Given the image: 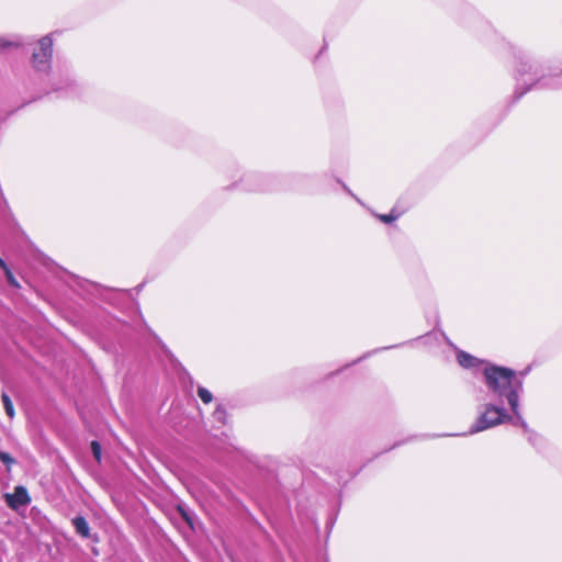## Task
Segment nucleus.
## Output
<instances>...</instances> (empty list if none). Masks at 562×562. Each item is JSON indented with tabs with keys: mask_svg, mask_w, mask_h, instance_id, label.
Returning a JSON list of instances; mask_svg holds the SVG:
<instances>
[{
	"mask_svg": "<svg viewBox=\"0 0 562 562\" xmlns=\"http://www.w3.org/2000/svg\"><path fill=\"white\" fill-rule=\"evenodd\" d=\"M485 383L497 397H505L510 409L517 408V402L522 392V380L514 370L491 366L484 369Z\"/></svg>",
	"mask_w": 562,
	"mask_h": 562,
	"instance_id": "obj_1",
	"label": "nucleus"
},
{
	"mask_svg": "<svg viewBox=\"0 0 562 562\" xmlns=\"http://www.w3.org/2000/svg\"><path fill=\"white\" fill-rule=\"evenodd\" d=\"M476 419L472 424L469 434L474 435L512 420L503 406L493 403H484L476 408Z\"/></svg>",
	"mask_w": 562,
	"mask_h": 562,
	"instance_id": "obj_2",
	"label": "nucleus"
},
{
	"mask_svg": "<svg viewBox=\"0 0 562 562\" xmlns=\"http://www.w3.org/2000/svg\"><path fill=\"white\" fill-rule=\"evenodd\" d=\"M53 38L45 35L40 38L32 53V66L37 72L47 74L52 67Z\"/></svg>",
	"mask_w": 562,
	"mask_h": 562,
	"instance_id": "obj_3",
	"label": "nucleus"
},
{
	"mask_svg": "<svg viewBox=\"0 0 562 562\" xmlns=\"http://www.w3.org/2000/svg\"><path fill=\"white\" fill-rule=\"evenodd\" d=\"M540 72L541 65L538 60L532 58H526L520 60L517 67L518 80H521L525 75L531 74L533 76V81L519 92V97L529 91L540 80Z\"/></svg>",
	"mask_w": 562,
	"mask_h": 562,
	"instance_id": "obj_4",
	"label": "nucleus"
},
{
	"mask_svg": "<svg viewBox=\"0 0 562 562\" xmlns=\"http://www.w3.org/2000/svg\"><path fill=\"white\" fill-rule=\"evenodd\" d=\"M30 496L27 494V491L23 486H16L14 488L13 495L8 496V504L11 507H16L19 505H26L30 503Z\"/></svg>",
	"mask_w": 562,
	"mask_h": 562,
	"instance_id": "obj_5",
	"label": "nucleus"
},
{
	"mask_svg": "<svg viewBox=\"0 0 562 562\" xmlns=\"http://www.w3.org/2000/svg\"><path fill=\"white\" fill-rule=\"evenodd\" d=\"M72 526L75 527V530L78 535H80L82 538H89L90 537V527L88 521L82 516H77L72 519Z\"/></svg>",
	"mask_w": 562,
	"mask_h": 562,
	"instance_id": "obj_6",
	"label": "nucleus"
},
{
	"mask_svg": "<svg viewBox=\"0 0 562 562\" xmlns=\"http://www.w3.org/2000/svg\"><path fill=\"white\" fill-rule=\"evenodd\" d=\"M457 359L459 364L463 368H472L476 366V363L479 362V360L475 357L464 351H459L457 355Z\"/></svg>",
	"mask_w": 562,
	"mask_h": 562,
	"instance_id": "obj_7",
	"label": "nucleus"
},
{
	"mask_svg": "<svg viewBox=\"0 0 562 562\" xmlns=\"http://www.w3.org/2000/svg\"><path fill=\"white\" fill-rule=\"evenodd\" d=\"M1 400H2L3 407H4L7 415L10 418H13L15 415V412H14V407H13V403H12L11 398L9 397V395L5 392H3L1 395Z\"/></svg>",
	"mask_w": 562,
	"mask_h": 562,
	"instance_id": "obj_8",
	"label": "nucleus"
},
{
	"mask_svg": "<svg viewBox=\"0 0 562 562\" xmlns=\"http://www.w3.org/2000/svg\"><path fill=\"white\" fill-rule=\"evenodd\" d=\"M514 416H515V419L510 420L515 426H519L524 429H527V423L525 422V419L522 418L521 414H520V411H519V402H517V408L516 411L515 409H512Z\"/></svg>",
	"mask_w": 562,
	"mask_h": 562,
	"instance_id": "obj_9",
	"label": "nucleus"
},
{
	"mask_svg": "<svg viewBox=\"0 0 562 562\" xmlns=\"http://www.w3.org/2000/svg\"><path fill=\"white\" fill-rule=\"evenodd\" d=\"M375 216L381 222H383L385 224H391V223L395 222L400 217V214L395 213V211L392 210L389 214H375Z\"/></svg>",
	"mask_w": 562,
	"mask_h": 562,
	"instance_id": "obj_10",
	"label": "nucleus"
},
{
	"mask_svg": "<svg viewBox=\"0 0 562 562\" xmlns=\"http://www.w3.org/2000/svg\"><path fill=\"white\" fill-rule=\"evenodd\" d=\"M198 396L205 404L211 403L213 400L212 393L206 387L203 386L198 387Z\"/></svg>",
	"mask_w": 562,
	"mask_h": 562,
	"instance_id": "obj_11",
	"label": "nucleus"
},
{
	"mask_svg": "<svg viewBox=\"0 0 562 562\" xmlns=\"http://www.w3.org/2000/svg\"><path fill=\"white\" fill-rule=\"evenodd\" d=\"M213 417L214 419L220 423V424H225L226 423V418H227V414H226V411L224 409V407H222L221 405H218L214 413H213Z\"/></svg>",
	"mask_w": 562,
	"mask_h": 562,
	"instance_id": "obj_12",
	"label": "nucleus"
},
{
	"mask_svg": "<svg viewBox=\"0 0 562 562\" xmlns=\"http://www.w3.org/2000/svg\"><path fill=\"white\" fill-rule=\"evenodd\" d=\"M91 451L94 459L100 462L101 461V446L98 441L93 440L91 442Z\"/></svg>",
	"mask_w": 562,
	"mask_h": 562,
	"instance_id": "obj_13",
	"label": "nucleus"
},
{
	"mask_svg": "<svg viewBox=\"0 0 562 562\" xmlns=\"http://www.w3.org/2000/svg\"><path fill=\"white\" fill-rule=\"evenodd\" d=\"M0 460L8 467V469H10V467L14 463V459L4 451H0Z\"/></svg>",
	"mask_w": 562,
	"mask_h": 562,
	"instance_id": "obj_14",
	"label": "nucleus"
},
{
	"mask_svg": "<svg viewBox=\"0 0 562 562\" xmlns=\"http://www.w3.org/2000/svg\"><path fill=\"white\" fill-rule=\"evenodd\" d=\"M4 274H5L7 281L9 282L10 285H13L15 288L20 286L16 279L14 278L13 273L11 272L10 268L4 271Z\"/></svg>",
	"mask_w": 562,
	"mask_h": 562,
	"instance_id": "obj_15",
	"label": "nucleus"
},
{
	"mask_svg": "<svg viewBox=\"0 0 562 562\" xmlns=\"http://www.w3.org/2000/svg\"><path fill=\"white\" fill-rule=\"evenodd\" d=\"M179 509L181 512L182 517L186 519V521L190 525V527L193 528V522H192V518H191L190 514L187 513L186 510H183L181 507Z\"/></svg>",
	"mask_w": 562,
	"mask_h": 562,
	"instance_id": "obj_16",
	"label": "nucleus"
},
{
	"mask_svg": "<svg viewBox=\"0 0 562 562\" xmlns=\"http://www.w3.org/2000/svg\"><path fill=\"white\" fill-rule=\"evenodd\" d=\"M250 180H251V177L247 176L246 179H245V181H246L245 188L248 189V190H254L255 188L251 187Z\"/></svg>",
	"mask_w": 562,
	"mask_h": 562,
	"instance_id": "obj_17",
	"label": "nucleus"
},
{
	"mask_svg": "<svg viewBox=\"0 0 562 562\" xmlns=\"http://www.w3.org/2000/svg\"><path fill=\"white\" fill-rule=\"evenodd\" d=\"M0 268L5 271L9 269V267L7 266V263L3 261V259L0 257Z\"/></svg>",
	"mask_w": 562,
	"mask_h": 562,
	"instance_id": "obj_18",
	"label": "nucleus"
},
{
	"mask_svg": "<svg viewBox=\"0 0 562 562\" xmlns=\"http://www.w3.org/2000/svg\"><path fill=\"white\" fill-rule=\"evenodd\" d=\"M9 46V43L2 38H0V49H3Z\"/></svg>",
	"mask_w": 562,
	"mask_h": 562,
	"instance_id": "obj_19",
	"label": "nucleus"
},
{
	"mask_svg": "<svg viewBox=\"0 0 562 562\" xmlns=\"http://www.w3.org/2000/svg\"><path fill=\"white\" fill-rule=\"evenodd\" d=\"M344 188H345V190H346L349 194H351V195L353 196V194H352V192L350 191V189H348L346 186H344Z\"/></svg>",
	"mask_w": 562,
	"mask_h": 562,
	"instance_id": "obj_20",
	"label": "nucleus"
}]
</instances>
